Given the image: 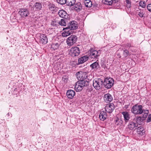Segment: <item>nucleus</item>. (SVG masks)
<instances>
[{
    "label": "nucleus",
    "instance_id": "7",
    "mask_svg": "<svg viewBox=\"0 0 151 151\" xmlns=\"http://www.w3.org/2000/svg\"><path fill=\"white\" fill-rule=\"evenodd\" d=\"M137 123H136L135 120L133 119L129 121V124L128 125V129L132 131L135 130L138 127Z\"/></svg>",
    "mask_w": 151,
    "mask_h": 151
},
{
    "label": "nucleus",
    "instance_id": "35",
    "mask_svg": "<svg viewBox=\"0 0 151 151\" xmlns=\"http://www.w3.org/2000/svg\"><path fill=\"white\" fill-rule=\"evenodd\" d=\"M119 122H120V123L122 124V120H120L119 119L117 118L115 120V124L117 125H118L119 124Z\"/></svg>",
    "mask_w": 151,
    "mask_h": 151
},
{
    "label": "nucleus",
    "instance_id": "34",
    "mask_svg": "<svg viewBox=\"0 0 151 151\" xmlns=\"http://www.w3.org/2000/svg\"><path fill=\"white\" fill-rule=\"evenodd\" d=\"M138 14L141 17H143L145 14V13L142 11H140L137 12Z\"/></svg>",
    "mask_w": 151,
    "mask_h": 151
},
{
    "label": "nucleus",
    "instance_id": "42",
    "mask_svg": "<svg viewBox=\"0 0 151 151\" xmlns=\"http://www.w3.org/2000/svg\"><path fill=\"white\" fill-rule=\"evenodd\" d=\"M9 115H10V114H9V113H8L7 114V116H9Z\"/></svg>",
    "mask_w": 151,
    "mask_h": 151
},
{
    "label": "nucleus",
    "instance_id": "6",
    "mask_svg": "<svg viewBox=\"0 0 151 151\" xmlns=\"http://www.w3.org/2000/svg\"><path fill=\"white\" fill-rule=\"evenodd\" d=\"M80 53L79 48L77 47H72L70 49L69 54L72 57L78 56Z\"/></svg>",
    "mask_w": 151,
    "mask_h": 151
},
{
    "label": "nucleus",
    "instance_id": "24",
    "mask_svg": "<svg viewBox=\"0 0 151 151\" xmlns=\"http://www.w3.org/2000/svg\"><path fill=\"white\" fill-rule=\"evenodd\" d=\"M74 5L73 8L76 11L79 12L82 9L81 4L80 2L77 3Z\"/></svg>",
    "mask_w": 151,
    "mask_h": 151
},
{
    "label": "nucleus",
    "instance_id": "16",
    "mask_svg": "<svg viewBox=\"0 0 151 151\" xmlns=\"http://www.w3.org/2000/svg\"><path fill=\"white\" fill-rule=\"evenodd\" d=\"M90 67L92 70L96 71L100 68V65L97 61L93 63L90 65Z\"/></svg>",
    "mask_w": 151,
    "mask_h": 151
},
{
    "label": "nucleus",
    "instance_id": "18",
    "mask_svg": "<svg viewBox=\"0 0 151 151\" xmlns=\"http://www.w3.org/2000/svg\"><path fill=\"white\" fill-rule=\"evenodd\" d=\"M58 13L59 16L62 18L65 19L68 18V14L64 10H59Z\"/></svg>",
    "mask_w": 151,
    "mask_h": 151
},
{
    "label": "nucleus",
    "instance_id": "32",
    "mask_svg": "<svg viewBox=\"0 0 151 151\" xmlns=\"http://www.w3.org/2000/svg\"><path fill=\"white\" fill-rule=\"evenodd\" d=\"M57 2L60 4H66V0H56Z\"/></svg>",
    "mask_w": 151,
    "mask_h": 151
},
{
    "label": "nucleus",
    "instance_id": "9",
    "mask_svg": "<svg viewBox=\"0 0 151 151\" xmlns=\"http://www.w3.org/2000/svg\"><path fill=\"white\" fill-rule=\"evenodd\" d=\"M89 54V57L91 59H94L95 60L97 59L98 56L99 55L98 52L96 50H91Z\"/></svg>",
    "mask_w": 151,
    "mask_h": 151
},
{
    "label": "nucleus",
    "instance_id": "10",
    "mask_svg": "<svg viewBox=\"0 0 151 151\" xmlns=\"http://www.w3.org/2000/svg\"><path fill=\"white\" fill-rule=\"evenodd\" d=\"M18 13L21 17L22 18L25 17L29 14L28 10L25 8L21 9Z\"/></svg>",
    "mask_w": 151,
    "mask_h": 151
},
{
    "label": "nucleus",
    "instance_id": "38",
    "mask_svg": "<svg viewBox=\"0 0 151 151\" xmlns=\"http://www.w3.org/2000/svg\"><path fill=\"white\" fill-rule=\"evenodd\" d=\"M147 8L148 10L151 12V4H149L147 5Z\"/></svg>",
    "mask_w": 151,
    "mask_h": 151
},
{
    "label": "nucleus",
    "instance_id": "17",
    "mask_svg": "<svg viewBox=\"0 0 151 151\" xmlns=\"http://www.w3.org/2000/svg\"><path fill=\"white\" fill-rule=\"evenodd\" d=\"M77 76L79 77L80 78V80H85V81L87 80H86L87 77L86 74L85 73H83L82 71L78 72L77 73Z\"/></svg>",
    "mask_w": 151,
    "mask_h": 151
},
{
    "label": "nucleus",
    "instance_id": "25",
    "mask_svg": "<svg viewBox=\"0 0 151 151\" xmlns=\"http://www.w3.org/2000/svg\"><path fill=\"white\" fill-rule=\"evenodd\" d=\"M136 129H137V132L138 134L142 135L145 132L144 128L142 126L137 127Z\"/></svg>",
    "mask_w": 151,
    "mask_h": 151
},
{
    "label": "nucleus",
    "instance_id": "11",
    "mask_svg": "<svg viewBox=\"0 0 151 151\" xmlns=\"http://www.w3.org/2000/svg\"><path fill=\"white\" fill-rule=\"evenodd\" d=\"M39 39V42L40 43L45 44L47 42V36L43 34H40Z\"/></svg>",
    "mask_w": 151,
    "mask_h": 151
},
{
    "label": "nucleus",
    "instance_id": "12",
    "mask_svg": "<svg viewBox=\"0 0 151 151\" xmlns=\"http://www.w3.org/2000/svg\"><path fill=\"white\" fill-rule=\"evenodd\" d=\"M115 108L114 105L113 103H110L107 105L105 107V111L109 113H111Z\"/></svg>",
    "mask_w": 151,
    "mask_h": 151
},
{
    "label": "nucleus",
    "instance_id": "39",
    "mask_svg": "<svg viewBox=\"0 0 151 151\" xmlns=\"http://www.w3.org/2000/svg\"><path fill=\"white\" fill-rule=\"evenodd\" d=\"M49 8L50 9L52 10V8H54L55 6V5L53 4H50L49 6Z\"/></svg>",
    "mask_w": 151,
    "mask_h": 151
},
{
    "label": "nucleus",
    "instance_id": "28",
    "mask_svg": "<svg viewBox=\"0 0 151 151\" xmlns=\"http://www.w3.org/2000/svg\"><path fill=\"white\" fill-rule=\"evenodd\" d=\"M84 4L87 7L90 8L92 6V3L90 0H86L84 1Z\"/></svg>",
    "mask_w": 151,
    "mask_h": 151
},
{
    "label": "nucleus",
    "instance_id": "13",
    "mask_svg": "<svg viewBox=\"0 0 151 151\" xmlns=\"http://www.w3.org/2000/svg\"><path fill=\"white\" fill-rule=\"evenodd\" d=\"M63 31L62 33V35L63 37H66L71 34L72 31L67 27L63 28Z\"/></svg>",
    "mask_w": 151,
    "mask_h": 151
},
{
    "label": "nucleus",
    "instance_id": "22",
    "mask_svg": "<svg viewBox=\"0 0 151 151\" xmlns=\"http://www.w3.org/2000/svg\"><path fill=\"white\" fill-rule=\"evenodd\" d=\"M145 119H144L143 117V115L142 116V117L141 116H139L137 117L136 119H134V120H135L136 123H137V125L138 124L140 125L142 124V122Z\"/></svg>",
    "mask_w": 151,
    "mask_h": 151
},
{
    "label": "nucleus",
    "instance_id": "15",
    "mask_svg": "<svg viewBox=\"0 0 151 151\" xmlns=\"http://www.w3.org/2000/svg\"><path fill=\"white\" fill-rule=\"evenodd\" d=\"M124 119V121L126 124L129 122L130 119V115L128 112L126 111H123L122 112Z\"/></svg>",
    "mask_w": 151,
    "mask_h": 151
},
{
    "label": "nucleus",
    "instance_id": "27",
    "mask_svg": "<svg viewBox=\"0 0 151 151\" xmlns=\"http://www.w3.org/2000/svg\"><path fill=\"white\" fill-rule=\"evenodd\" d=\"M76 3L75 0H66V4L69 6H72L74 5Z\"/></svg>",
    "mask_w": 151,
    "mask_h": 151
},
{
    "label": "nucleus",
    "instance_id": "30",
    "mask_svg": "<svg viewBox=\"0 0 151 151\" xmlns=\"http://www.w3.org/2000/svg\"><path fill=\"white\" fill-rule=\"evenodd\" d=\"M59 44L58 43H53L52 45V47L54 50H56L59 47Z\"/></svg>",
    "mask_w": 151,
    "mask_h": 151
},
{
    "label": "nucleus",
    "instance_id": "4",
    "mask_svg": "<svg viewBox=\"0 0 151 151\" xmlns=\"http://www.w3.org/2000/svg\"><path fill=\"white\" fill-rule=\"evenodd\" d=\"M77 40V37L75 35H72L67 38L66 43L69 46H72L74 44Z\"/></svg>",
    "mask_w": 151,
    "mask_h": 151
},
{
    "label": "nucleus",
    "instance_id": "40",
    "mask_svg": "<svg viewBox=\"0 0 151 151\" xmlns=\"http://www.w3.org/2000/svg\"><path fill=\"white\" fill-rule=\"evenodd\" d=\"M126 48H129L132 46V45L131 43H128L126 45Z\"/></svg>",
    "mask_w": 151,
    "mask_h": 151
},
{
    "label": "nucleus",
    "instance_id": "20",
    "mask_svg": "<svg viewBox=\"0 0 151 151\" xmlns=\"http://www.w3.org/2000/svg\"><path fill=\"white\" fill-rule=\"evenodd\" d=\"M107 116V114L105 111H101L99 115L100 119L102 121H104L106 119Z\"/></svg>",
    "mask_w": 151,
    "mask_h": 151
},
{
    "label": "nucleus",
    "instance_id": "1",
    "mask_svg": "<svg viewBox=\"0 0 151 151\" xmlns=\"http://www.w3.org/2000/svg\"><path fill=\"white\" fill-rule=\"evenodd\" d=\"M132 112L134 114L140 115L142 113L144 119H146L149 113L148 109H143V106L141 105L136 104L133 106L131 109Z\"/></svg>",
    "mask_w": 151,
    "mask_h": 151
},
{
    "label": "nucleus",
    "instance_id": "19",
    "mask_svg": "<svg viewBox=\"0 0 151 151\" xmlns=\"http://www.w3.org/2000/svg\"><path fill=\"white\" fill-rule=\"evenodd\" d=\"M75 92L73 90H69L67 91V95L68 98L72 99L75 96Z\"/></svg>",
    "mask_w": 151,
    "mask_h": 151
},
{
    "label": "nucleus",
    "instance_id": "3",
    "mask_svg": "<svg viewBox=\"0 0 151 151\" xmlns=\"http://www.w3.org/2000/svg\"><path fill=\"white\" fill-rule=\"evenodd\" d=\"M114 82V80L112 78H106L105 79L103 84L105 88L109 89L113 86Z\"/></svg>",
    "mask_w": 151,
    "mask_h": 151
},
{
    "label": "nucleus",
    "instance_id": "41",
    "mask_svg": "<svg viewBox=\"0 0 151 151\" xmlns=\"http://www.w3.org/2000/svg\"><path fill=\"white\" fill-rule=\"evenodd\" d=\"M66 76H63V79L64 80L65 82V80L66 79V78H65Z\"/></svg>",
    "mask_w": 151,
    "mask_h": 151
},
{
    "label": "nucleus",
    "instance_id": "31",
    "mask_svg": "<svg viewBox=\"0 0 151 151\" xmlns=\"http://www.w3.org/2000/svg\"><path fill=\"white\" fill-rule=\"evenodd\" d=\"M127 4L126 6L128 8H130L131 6V2L129 0H126Z\"/></svg>",
    "mask_w": 151,
    "mask_h": 151
},
{
    "label": "nucleus",
    "instance_id": "21",
    "mask_svg": "<svg viewBox=\"0 0 151 151\" xmlns=\"http://www.w3.org/2000/svg\"><path fill=\"white\" fill-rule=\"evenodd\" d=\"M118 1V0H103V2L105 4L111 5L112 4H115Z\"/></svg>",
    "mask_w": 151,
    "mask_h": 151
},
{
    "label": "nucleus",
    "instance_id": "23",
    "mask_svg": "<svg viewBox=\"0 0 151 151\" xmlns=\"http://www.w3.org/2000/svg\"><path fill=\"white\" fill-rule=\"evenodd\" d=\"M89 57L87 55H85L82 57L79 58L78 62L80 64H81L87 61Z\"/></svg>",
    "mask_w": 151,
    "mask_h": 151
},
{
    "label": "nucleus",
    "instance_id": "26",
    "mask_svg": "<svg viewBox=\"0 0 151 151\" xmlns=\"http://www.w3.org/2000/svg\"><path fill=\"white\" fill-rule=\"evenodd\" d=\"M33 8H35L36 10H40L42 8V5L40 3L37 2L33 6Z\"/></svg>",
    "mask_w": 151,
    "mask_h": 151
},
{
    "label": "nucleus",
    "instance_id": "8",
    "mask_svg": "<svg viewBox=\"0 0 151 151\" xmlns=\"http://www.w3.org/2000/svg\"><path fill=\"white\" fill-rule=\"evenodd\" d=\"M78 27L77 23L74 21H72L70 22L68 25V28L70 30H75Z\"/></svg>",
    "mask_w": 151,
    "mask_h": 151
},
{
    "label": "nucleus",
    "instance_id": "2",
    "mask_svg": "<svg viewBox=\"0 0 151 151\" xmlns=\"http://www.w3.org/2000/svg\"><path fill=\"white\" fill-rule=\"evenodd\" d=\"M88 85V81L86 80H80L77 82L75 86V89L77 92L81 91L83 87Z\"/></svg>",
    "mask_w": 151,
    "mask_h": 151
},
{
    "label": "nucleus",
    "instance_id": "14",
    "mask_svg": "<svg viewBox=\"0 0 151 151\" xmlns=\"http://www.w3.org/2000/svg\"><path fill=\"white\" fill-rule=\"evenodd\" d=\"M104 99L105 102L109 103L113 100V97L110 94L107 93L104 95Z\"/></svg>",
    "mask_w": 151,
    "mask_h": 151
},
{
    "label": "nucleus",
    "instance_id": "33",
    "mask_svg": "<svg viewBox=\"0 0 151 151\" xmlns=\"http://www.w3.org/2000/svg\"><path fill=\"white\" fill-rule=\"evenodd\" d=\"M139 4L140 6L142 7L143 8H145L146 6V4L145 2L142 1H141L139 2Z\"/></svg>",
    "mask_w": 151,
    "mask_h": 151
},
{
    "label": "nucleus",
    "instance_id": "37",
    "mask_svg": "<svg viewBox=\"0 0 151 151\" xmlns=\"http://www.w3.org/2000/svg\"><path fill=\"white\" fill-rule=\"evenodd\" d=\"M151 121V114H149L147 117V122H149Z\"/></svg>",
    "mask_w": 151,
    "mask_h": 151
},
{
    "label": "nucleus",
    "instance_id": "36",
    "mask_svg": "<svg viewBox=\"0 0 151 151\" xmlns=\"http://www.w3.org/2000/svg\"><path fill=\"white\" fill-rule=\"evenodd\" d=\"M123 54L125 57H127L129 55V52L127 50L124 51Z\"/></svg>",
    "mask_w": 151,
    "mask_h": 151
},
{
    "label": "nucleus",
    "instance_id": "29",
    "mask_svg": "<svg viewBox=\"0 0 151 151\" xmlns=\"http://www.w3.org/2000/svg\"><path fill=\"white\" fill-rule=\"evenodd\" d=\"M67 20L66 19H62L59 22V24L62 26H65L67 23Z\"/></svg>",
    "mask_w": 151,
    "mask_h": 151
},
{
    "label": "nucleus",
    "instance_id": "5",
    "mask_svg": "<svg viewBox=\"0 0 151 151\" xmlns=\"http://www.w3.org/2000/svg\"><path fill=\"white\" fill-rule=\"evenodd\" d=\"M103 82L102 80L100 78L94 80L93 81V86L96 90L100 89L103 86Z\"/></svg>",
    "mask_w": 151,
    "mask_h": 151
}]
</instances>
